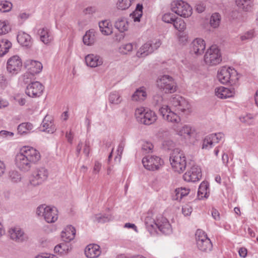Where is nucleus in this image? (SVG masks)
<instances>
[{"mask_svg":"<svg viewBox=\"0 0 258 258\" xmlns=\"http://www.w3.org/2000/svg\"><path fill=\"white\" fill-rule=\"evenodd\" d=\"M40 39L45 44H50L53 40V36L51 31L46 27L40 28L38 31Z\"/></svg>","mask_w":258,"mask_h":258,"instance_id":"21","label":"nucleus"},{"mask_svg":"<svg viewBox=\"0 0 258 258\" xmlns=\"http://www.w3.org/2000/svg\"><path fill=\"white\" fill-rule=\"evenodd\" d=\"M195 235L197 247L200 251L209 252L212 250L213 248L212 242L204 231L198 230Z\"/></svg>","mask_w":258,"mask_h":258,"instance_id":"7","label":"nucleus"},{"mask_svg":"<svg viewBox=\"0 0 258 258\" xmlns=\"http://www.w3.org/2000/svg\"><path fill=\"white\" fill-rule=\"evenodd\" d=\"M235 3L239 9L244 11H248L251 8V0H235Z\"/></svg>","mask_w":258,"mask_h":258,"instance_id":"36","label":"nucleus"},{"mask_svg":"<svg viewBox=\"0 0 258 258\" xmlns=\"http://www.w3.org/2000/svg\"><path fill=\"white\" fill-rule=\"evenodd\" d=\"M66 246L65 244H60L55 246L54 250L56 252L62 253L66 249Z\"/></svg>","mask_w":258,"mask_h":258,"instance_id":"59","label":"nucleus"},{"mask_svg":"<svg viewBox=\"0 0 258 258\" xmlns=\"http://www.w3.org/2000/svg\"><path fill=\"white\" fill-rule=\"evenodd\" d=\"M204 61L209 66H215L222 61L220 49L216 45H212L207 49L205 55Z\"/></svg>","mask_w":258,"mask_h":258,"instance_id":"9","label":"nucleus"},{"mask_svg":"<svg viewBox=\"0 0 258 258\" xmlns=\"http://www.w3.org/2000/svg\"><path fill=\"white\" fill-rule=\"evenodd\" d=\"M11 238L16 242H20L26 240L27 236L19 227H14L9 230Z\"/></svg>","mask_w":258,"mask_h":258,"instance_id":"19","label":"nucleus"},{"mask_svg":"<svg viewBox=\"0 0 258 258\" xmlns=\"http://www.w3.org/2000/svg\"><path fill=\"white\" fill-rule=\"evenodd\" d=\"M9 178L13 182H18L21 179V176L18 171L12 170L9 173Z\"/></svg>","mask_w":258,"mask_h":258,"instance_id":"43","label":"nucleus"},{"mask_svg":"<svg viewBox=\"0 0 258 258\" xmlns=\"http://www.w3.org/2000/svg\"><path fill=\"white\" fill-rule=\"evenodd\" d=\"M163 102V96L159 94H156L153 97V103L155 105H161Z\"/></svg>","mask_w":258,"mask_h":258,"instance_id":"49","label":"nucleus"},{"mask_svg":"<svg viewBox=\"0 0 258 258\" xmlns=\"http://www.w3.org/2000/svg\"><path fill=\"white\" fill-rule=\"evenodd\" d=\"M122 101L120 94L117 91H113L109 96V102L114 105H118Z\"/></svg>","mask_w":258,"mask_h":258,"instance_id":"34","label":"nucleus"},{"mask_svg":"<svg viewBox=\"0 0 258 258\" xmlns=\"http://www.w3.org/2000/svg\"><path fill=\"white\" fill-rule=\"evenodd\" d=\"M36 213L38 216L42 215L48 223H54L58 219V211L55 207L42 205L37 208Z\"/></svg>","mask_w":258,"mask_h":258,"instance_id":"8","label":"nucleus"},{"mask_svg":"<svg viewBox=\"0 0 258 258\" xmlns=\"http://www.w3.org/2000/svg\"><path fill=\"white\" fill-rule=\"evenodd\" d=\"M157 229L162 233L167 234L171 232V225L167 219L161 216L157 219Z\"/></svg>","mask_w":258,"mask_h":258,"instance_id":"20","label":"nucleus"},{"mask_svg":"<svg viewBox=\"0 0 258 258\" xmlns=\"http://www.w3.org/2000/svg\"><path fill=\"white\" fill-rule=\"evenodd\" d=\"M102 167V164L98 161H96L94 163V166L93 169V173L94 174L99 173Z\"/></svg>","mask_w":258,"mask_h":258,"instance_id":"57","label":"nucleus"},{"mask_svg":"<svg viewBox=\"0 0 258 258\" xmlns=\"http://www.w3.org/2000/svg\"><path fill=\"white\" fill-rule=\"evenodd\" d=\"M254 116L250 113L246 114L245 115L240 117V121L247 124H251L253 123Z\"/></svg>","mask_w":258,"mask_h":258,"instance_id":"45","label":"nucleus"},{"mask_svg":"<svg viewBox=\"0 0 258 258\" xmlns=\"http://www.w3.org/2000/svg\"><path fill=\"white\" fill-rule=\"evenodd\" d=\"M173 24L174 28L178 30L180 32H183L186 28V24L185 22L180 18L175 19Z\"/></svg>","mask_w":258,"mask_h":258,"instance_id":"42","label":"nucleus"},{"mask_svg":"<svg viewBox=\"0 0 258 258\" xmlns=\"http://www.w3.org/2000/svg\"><path fill=\"white\" fill-rule=\"evenodd\" d=\"M85 59L87 66L91 68H95L103 63L102 58L97 54H88L85 56Z\"/></svg>","mask_w":258,"mask_h":258,"instance_id":"22","label":"nucleus"},{"mask_svg":"<svg viewBox=\"0 0 258 258\" xmlns=\"http://www.w3.org/2000/svg\"><path fill=\"white\" fill-rule=\"evenodd\" d=\"M18 42L23 46L30 47L32 44L30 35L24 32H19L17 35Z\"/></svg>","mask_w":258,"mask_h":258,"instance_id":"26","label":"nucleus"},{"mask_svg":"<svg viewBox=\"0 0 258 258\" xmlns=\"http://www.w3.org/2000/svg\"><path fill=\"white\" fill-rule=\"evenodd\" d=\"M253 37V31L252 30H250L241 35L240 39L241 41H246L251 39Z\"/></svg>","mask_w":258,"mask_h":258,"instance_id":"52","label":"nucleus"},{"mask_svg":"<svg viewBox=\"0 0 258 258\" xmlns=\"http://www.w3.org/2000/svg\"><path fill=\"white\" fill-rule=\"evenodd\" d=\"M33 128V124L30 122H23L18 126V132L19 134L23 135L31 131Z\"/></svg>","mask_w":258,"mask_h":258,"instance_id":"37","label":"nucleus"},{"mask_svg":"<svg viewBox=\"0 0 258 258\" xmlns=\"http://www.w3.org/2000/svg\"><path fill=\"white\" fill-rule=\"evenodd\" d=\"M206 5L204 3H199L196 5V11L199 13H202L205 10Z\"/></svg>","mask_w":258,"mask_h":258,"instance_id":"58","label":"nucleus"},{"mask_svg":"<svg viewBox=\"0 0 258 258\" xmlns=\"http://www.w3.org/2000/svg\"><path fill=\"white\" fill-rule=\"evenodd\" d=\"M170 162L173 170L177 173L183 172L186 166L184 153L179 148L174 149L170 154Z\"/></svg>","mask_w":258,"mask_h":258,"instance_id":"3","label":"nucleus"},{"mask_svg":"<svg viewBox=\"0 0 258 258\" xmlns=\"http://www.w3.org/2000/svg\"><path fill=\"white\" fill-rule=\"evenodd\" d=\"M217 78L221 83H229L231 86L236 85L239 79L237 71L234 69L226 67L220 69L218 72Z\"/></svg>","mask_w":258,"mask_h":258,"instance_id":"4","label":"nucleus"},{"mask_svg":"<svg viewBox=\"0 0 258 258\" xmlns=\"http://www.w3.org/2000/svg\"><path fill=\"white\" fill-rule=\"evenodd\" d=\"M175 18L173 14L166 13L162 17V20L167 23H173Z\"/></svg>","mask_w":258,"mask_h":258,"instance_id":"51","label":"nucleus"},{"mask_svg":"<svg viewBox=\"0 0 258 258\" xmlns=\"http://www.w3.org/2000/svg\"><path fill=\"white\" fill-rule=\"evenodd\" d=\"M44 86L39 82H31L27 87L26 94L31 97H38L42 94Z\"/></svg>","mask_w":258,"mask_h":258,"instance_id":"14","label":"nucleus"},{"mask_svg":"<svg viewBox=\"0 0 258 258\" xmlns=\"http://www.w3.org/2000/svg\"><path fill=\"white\" fill-rule=\"evenodd\" d=\"M75 234V228L72 226L70 225L67 227L65 231L62 232L61 237L66 242H69L74 238Z\"/></svg>","mask_w":258,"mask_h":258,"instance_id":"29","label":"nucleus"},{"mask_svg":"<svg viewBox=\"0 0 258 258\" xmlns=\"http://www.w3.org/2000/svg\"><path fill=\"white\" fill-rule=\"evenodd\" d=\"M144 167L149 170H158L163 164V161L156 156H147L142 159Z\"/></svg>","mask_w":258,"mask_h":258,"instance_id":"12","label":"nucleus"},{"mask_svg":"<svg viewBox=\"0 0 258 258\" xmlns=\"http://www.w3.org/2000/svg\"><path fill=\"white\" fill-rule=\"evenodd\" d=\"M215 92V95L221 99L231 97L235 93L234 88H227L223 86L216 88Z\"/></svg>","mask_w":258,"mask_h":258,"instance_id":"18","label":"nucleus"},{"mask_svg":"<svg viewBox=\"0 0 258 258\" xmlns=\"http://www.w3.org/2000/svg\"><path fill=\"white\" fill-rule=\"evenodd\" d=\"M147 93L144 87H140L136 90L132 96V99L136 101H142L146 99Z\"/></svg>","mask_w":258,"mask_h":258,"instance_id":"31","label":"nucleus"},{"mask_svg":"<svg viewBox=\"0 0 258 258\" xmlns=\"http://www.w3.org/2000/svg\"><path fill=\"white\" fill-rule=\"evenodd\" d=\"M170 102L172 108H169L167 105H165L159 109L160 114L163 118L169 122L178 123L181 119L177 113H182L187 114L191 111L190 104L184 98L179 95L172 97Z\"/></svg>","mask_w":258,"mask_h":258,"instance_id":"1","label":"nucleus"},{"mask_svg":"<svg viewBox=\"0 0 258 258\" xmlns=\"http://www.w3.org/2000/svg\"><path fill=\"white\" fill-rule=\"evenodd\" d=\"M11 43L7 39L0 40V56H4L11 47Z\"/></svg>","mask_w":258,"mask_h":258,"instance_id":"35","label":"nucleus"},{"mask_svg":"<svg viewBox=\"0 0 258 258\" xmlns=\"http://www.w3.org/2000/svg\"><path fill=\"white\" fill-rule=\"evenodd\" d=\"M35 258H58L56 255L48 253H43L38 255Z\"/></svg>","mask_w":258,"mask_h":258,"instance_id":"60","label":"nucleus"},{"mask_svg":"<svg viewBox=\"0 0 258 258\" xmlns=\"http://www.w3.org/2000/svg\"><path fill=\"white\" fill-rule=\"evenodd\" d=\"M174 131L176 134L185 138H189L194 134L195 130L188 125H184L181 128L174 127Z\"/></svg>","mask_w":258,"mask_h":258,"instance_id":"24","label":"nucleus"},{"mask_svg":"<svg viewBox=\"0 0 258 258\" xmlns=\"http://www.w3.org/2000/svg\"><path fill=\"white\" fill-rule=\"evenodd\" d=\"M153 51L154 48L152 44L150 42H147L142 46L137 54L139 56L144 57L152 53Z\"/></svg>","mask_w":258,"mask_h":258,"instance_id":"32","label":"nucleus"},{"mask_svg":"<svg viewBox=\"0 0 258 258\" xmlns=\"http://www.w3.org/2000/svg\"><path fill=\"white\" fill-rule=\"evenodd\" d=\"M9 31V27L4 22L0 21V35L5 34Z\"/></svg>","mask_w":258,"mask_h":258,"instance_id":"55","label":"nucleus"},{"mask_svg":"<svg viewBox=\"0 0 258 258\" xmlns=\"http://www.w3.org/2000/svg\"><path fill=\"white\" fill-rule=\"evenodd\" d=\"M0 84L2 87H5L8 84V80L5 78L4 76H0Z\"/></svg>","mask_w":258,"mask_h":258,"instance_id":"64","label":"nucleus"},{"mask_svg":"<svg viewBox=\"0 0 258 258\" xmlns=\"http://www.w3.org/2000/svg\"><path fill=\"white\" fill-rule=\"evenodd\" d=\"M85 253L88 258H96L100 255V246L97 244H89L85 248Z\"/></svg>","mask_w":258,"mask_h":258,"instance_id":"23","label":"nucleus"},{"mask_svg":"<svg viewBox=\"0 0 258 258\" xmlns=\"http://www.w3.org/2000/svg\"><path fill=\"white\" fill-rule=\"evenodd\" d=\"M206 48V43L202 38H196L190 44V52L197 56L203 54Z\"/></svg>","mask_w":258,"mask_h":258,"instance_id":"16","label":"nucleus"},{"mask_svg":"<svg viewBox=\"0 0 258 258\" xmlns=\"http://www.w3.org/2000/svg\"><path fill=\"white\" fill-rule=\"evenodd\" d=\"M142 10L143 5L142 4H138L137 5L135 11L131 14L135 22H139L140 21V18L143 15Z\"/></svg>","mask_w":258,"mask_h":258,"instance_id":"39","label":"nucleus"},{"mask_svg":"<svg viewBox=\"0 0 258 258\" xmlns=\"http://www.w3.org/2000/svg\"><path fill=\"white\" fill-rule=\"evenodd\" d=\"M96 11V9L93 7H90L86 8L84 12L85 14H91L95 13Z\"/></svg>","mask_w":258,"mask_h":258,"instance_id":"63","label":"nucleus"},{"mask_svg":"<svg viewBox=\"0 0 258 258\" xmlns=\"http://www.w3.org/2000/svg\"><path fill=\"white\" fill-rule=\"evenodd\" d=\"M212 215L213 218L216 220H219L220 219V214L219 212L215 209H213L212 210Z\"/></svg>","mask_w":258,"mask_h":258,"instance_id":"61","label":"nucleus"},{"mask_svg":"<svg viewBox=\"0 0 258 258\" xmlns=\"http://www.w3.org/2000/svg\"><path fill=\"white\" fill-rule=\"evenodd\" d=\"M192 211V207L189 205H185L182 207V212L184 216H189Z\"/></svg>","mask_w":258,"mask_h":258,"instance_id":"54","label":"nucleus"},{"mask_svg":"<svg viewBox=\"0 0 258 258\" xmlns=\"http://www.w3.org/2000/svg\"><path fill=\"white\" fill-rule=\"evenodd\" d=\"M220 16L217 14L215 13L213 14L210 19V24L211 26L214 28H217L220 23Z\"/></svg>","mask_w":258,"mask_h":258,"instance_id":"44","label":"nucleus"},{"mask_svg":"<svg viewBox=\"0 0 258 258\" xmlns=\"http://www.w3.org/2000/svg\"><path fill=\"white\" fill-rule=\"evenodd\" d=\"M208 188V184L206 182H202L199 186L198 195L200 199L206 197Z\"/></svg>","mask_w":258,"mask_h":258,"instance_id":"40","label":"nucleus"},{"mask_svg":"<svg viewBox=\"0 0 258 258\" xmlns=\"http://www.w3.org/2000/svg\"><path fill=\"white\" fill-rule=\"evenodd\" d=\"M112 219V216L110 214H99L94 217V221L98 223L109 222Z\"/></svg>","mask_w":258,"mask_h":258,"instance_id":"38","label":"nucleus"},{"mask_svg":"<svg viewBox=\"0 0 258 258\" xmlns=\"http://www.w3.org/2000/svg\"><path fill=\"white\" fill-rule=\"evenodd\" d=\"M152 212H148L145 217V224L146 228L151 235H154L157 233V220L153 218Z\"/></svg>","mask_w":258,"mask_h":258,"instance_id":"17","label":"nucleus"},{"mask_svg":"<svg viewBox=\"0 0 258 258\" xmlns=\"http://www.w3.org/2000/svg\"><path fill=\"white\" fill-rule=\"evenodd\" d=\"M171 10L177 15L184 18L190 16L192 12L191 7L182 1H173L171 4Z\"/></svg>","mask_w":258,"mask_h":258,"instance_id":"10","label":"nucleus"},{"mask_svg":"<svg viewBox=\"0 0 258 258\" xmlns=\"http://www.w3.org/2000/svg\"><path fill=\"white\" fill-rule=\"evenodd\" d=\"M48 172L44 167L36 168L29 178L30 184L33 186L41 184L48 177Z\"/></svg>","mask_w":258,"mask_h":258,"instance_id":"11","label":"nucleus"},{"mask_svg":"<svg viewBox=\"0 0 258 258\" xmlns=\"http://www.w3.org/2000/svg\"><path fill=\"white\" fill-rule=\"evenodd\" d=\"M175 143L170 140H167L163 141L162 143L163 148L165 150H172L175 146Z\"/></svg>","mask_w":258,"mask_h":258,"instance_id":"50","label":"nucleus"},{"mask_svg":"<svg viewBox=\"0 0 258 258\" xmlns=\"http://www.w3.org/2000/svg\"><path fill=\"white\" fill-rule=\"evenodd\" d=\"M135 115L138 122L145 125H150L155 122L157 119L154 112L143 107L137 108Z\"/></svg>","mask_w":258,"mask_h":258,"instance_id":"5","label":"nucleus"},{"mask_svg":"<svg viewBox=\"0 0 258 258\" xmlns=\"http://www.w3.org/2000/svg\"><path fill=\"white\" fill-rule=\"evenodd\" d=\"M178 41L182 45L185 44L187 42L188 36L184 32H180L178 35Z\"/></svg>","mask_w":258,"mask_h":258,"instance_id":"53","label":"nucleus"},{"mask_svg":"<svg viewBox=\"0 0 258 258\" xmlns=\"http://www.w3.org/2000/svg\"><path fill=\"white\" fill-rule=\"evenodd\" d=\"M51 120V116L49 115L45 116L42 122V125L43 127V129L42 130L43 132L52 134L55 131V127Z\"/></svg>","mask_w":258,"mask_h":258,"instance_id":"27","label":"nucleus"},{"mask_svg":"<svg viewBox=\"0 0 258 258\" xmlns=\"http://www.w3.org/2000/svg\"><path fill=\"white\" fill-rule=\"evenodd\" d=\"M158 88L165 93H173L176 91V85L173 79L169 75L159 77L156 81Z\"/></svg>","mask_w":258,"mask_h":258,"instance_id":"6","label":"nucleus"},{"mask_svg":"<svg viewBox=\"0 0 258 258\" xmlns=\"http://www.w3.org/2000/svg\"><path fill=\"white\" fill-rule=\"evenodd\" d=\"M133 49V44L132 43H127L120 46L119 48V50L121 53L126 54L128 52L132 51Z\"/></svg>","mask_w":258,"mask_h":258,"instance_id":"46","label":"nucleus"},{"mask_svg":"<svg viewBox=\"0 0 258 258\" xmlns=\"http://www.w3.org/2000/svg\"><path fill=\"white\" fill-rule=\"evenodd\" d=\"M219 143L216 135L211 134L205 137L203 140V149H208L212 147V146Z\"/></svg>","mask_w":258,"mask_h":258,"instance_id":"30","label":"nucleus"},{"mask_svg":"<svg viewBox=\"0 0 258 258\" xmlns=\"http://www.w3.org/2000/svg\"><path fill=\"white\" fill-rule=\"evenodd\" d=\"M181 190L182 189H179V188L175 190V195L173 196V200L180 201L182 199L183 197L181 195Z\"/></svg>","mask_w":258,"mask_h":258,"instance_id":"56","label":"nucleus"},{"mask_svg":"<svg viewBox=\"0 0 258 258\" xmlns=\"http://www.w3.org/2000/svg\"><path fill=\"white\" fill-rule=\"evenodd\" d=\"M99 27L101 33L105 35H109L112 33V26L108 20H103L99 23Z\"/></svg>","mask_w":258,"mask_h":258,"instance_id":"28","label":"nucleus"},{"mask_svg":"<svg viewBox=\"0 0 258 258\" xmlns=\"http://www.w3.org/2000/svg\"><path fill=\"white\" fill-rule=\"evenodd\" d=\"M83 42L87 45H91L94 42V35L90 31H87L83 36Z\"/></svg>","mask_w":258,"mask_h":258,"instance_id":"41","label":"nucleus"},{"mask_svg":"<svg viewBox=\"0 0 258 258\" xmlns=\"http://www.w3.org/2000/svg\"><path fill=\"white\" fill-rule=\"evenodd\" d=\"M26 65L30 73L33 75L40 73L43 67L40 62L33 60H27Z\"/></svg>","mask_w":258,"mask_h":258,"instance_id":"25","label":"nucleus"},{"mask_svg":"<svg viewBox=\"0 0 258 258\" xmlns=\"http://www.w3.org/2000/svg\"><path fill=\"white\" fill-rule=\"evenodd\" d=\"M22 67V62L18 56H13L8 60L7 69L10 73L17 74L21 70Z\"/></svg>","mask_w":258,"mask_h":258,"instance_id":"15","label":"nucleus"},{"mask_svg":"<svg viewBox=\"0 0 258 258\" xmlns=\"http://www.w3.org/2000/svg\"><path fill=\"white\" fill-rule=\"evenodd\" d=\"M114 26L120 32H124L128 29V22L124 17H120L116 21Z\"/></svg>","mask_w":258,"mask_h":258,"instance_id":"33","label":"nucleus"},{"mask_svg":"<svg viewBox=\"0 0 258 258\" xmlns=\"http://www.w3.org/2000/svg\"><path fill=\"white\" fill-rule=\"evenodd\" d=\"M12 8L11 3L8 1L0 2V11L2 12H9Z\"/></svg>","mask_w":258,"mask_h":258,"instance_id":"47","label":"nucleus"},{"mask_svg":"<svg viewBox=\"0 0 258 258\" xmlns=\"http://www.w3.org/2000/svg\"><path fill=\"white\" fill-rule=\"evenodd\" d=\"M202 177V171L199 166L193 165L183 175V179L187 182H196Z\"/></svg>","mask_w":258,"mask_h":258,"instance_id":"13","label":"nucleus"},{"mask_svg":"<svg viewBox=\"0 0 258 258\" xmlns=\"http://www.w3.org/2000/svg\"><path fill=\"white\" fill-rule=\"evenodd\" d=\"M40 157V153L35 149L29 146L24 147L16 156V165L22 171H28L32 165L37 162Z\"/></svg>","mask_w":258,"mask_h":258,"instance_id":"2","label":"nucleus"},{"mask_svg":"<svg viewBox=\"0 0 258 258\" xmlns=\"http://www.w3.org/2000/svg\"><path fill=\"white\" fill-rule=\"evenodd\" d=\"M124 143L123 142H121L120 143V144H119L118 146V148H117V154L120 157L122 152H123V149H124Z\"/></svg>","mask_w":258,"mask_h":258,"instance_id":"62","label":"nucleus"},{"mask_svg":"<svg viewBox=\"0 0 258 258\" xmlns=\"http://www.w3.org/2000/svg\"><path fill=\"white\" fill-rule=\"evenodd\" d=\"M153 147L154 146L151 142L144 141L142 146V149L145 153H148L152 152Z\"/></svg>","mask_w":258,"mask_h":258,"instance_id":"48","label":"nucleus"}]
</instances>
